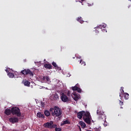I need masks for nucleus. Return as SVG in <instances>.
Instances as JSON below:
<instances>
[{
    "label": "nucleus",
    "mask_w": 131,
    "mask_h": 131,
    "mask_svg": "<svg viewBox=\"0 0 131 131\" xmlns=\"http://www.w3.org/2000/svg\"><path fill=\"white\" fill-rule=\"evenodd\" d=\"M50 111L52 112V115L54 117H60V116L62 115V110L58 106L50 108Z\"/></svg>",
    "instance_id": "nucleus-1"
},
{
    "label": "nucleus",
    "mask_w": 131,
    "mask_h": 131,
    "mask_svg": "<svg viewBox=\"0 0 131 131\" xmlns=\"http://www.w3.org/2000/svg\"><path fill=\"white\" fill-rule=\"evenodd\" d=\"M11 112L13 115H16L18 117H21V110H20V108H19V107H12Z\"/></svg>",
    "instance_id": "nucleus-2"
},
{
    "label": "nucleus",
    "mask_w": 131,
    "mask_h": 131,
    "mask_svg": "<svg viewBox=\"0 0 131 131\" xmlns=\"http://www.w3.org/2000/svg\"><path fill=\"white\" fill-rule=\"evenodd\" d=\"M97 114L99 115V120H103V121H105L106 120V115L104 114L103 112L99 111V110L97 111Z\"/></svg>",
    "instance_id": "nucleus-3"
},
{
    "label": "nucleus",
    "mask_w": 131,
    "mask_h": 131,
    "mask_svg": "<svg viewBox=\"0 0 131 131\" xmlns=\"http://www.w3.org/2000/svg\"><path fill=\"white\" fill-rule=\"evenodd\" d=\"M21 73L24 74V75H29L30 76H33V72H32L30 70H24L21 71Z\"/></svg>",
    "instance_id": "nucleus-4"
},
{
    "label": "nucleus",
    "mask_w": 131,
    "mask_h": 131,
    "mask_svg": "<svg viewBox=\"0 0 131 131\" xmlns=\"http://www.w3.org/2000/svg\"><path fill=\"white\" fill-rule=\"evenodd\" d=\"M52 124H54V122L51 121L50 122H47L43 124V126L46 128H53Z\"/></svg>",
    "instance_id": "nucleus-5"
},
{
    "label": "nucleus",
    "mask_w": 131,
    "mask_h": 131,
    "mask_svg": "<svg viewBox=\"0 0 131 131\" xmlns=\"http://www.w3.org/2000/svg\"><path fill=\"white\" fill-rule=\"evenodd\" d=\"M61 99L62 101V102H64V103L66 102H68V101H69L68 97H67L66 95H65V94L64 93L61 94Z\"/></svg>",
    "instance_id": "nucleus-6"
},
{
    "label": "nucleus",
    "mask_w": 131,
    "mask_h": 131,
    "mask_svg": "<svg viewBox=\"0 0 131 131\" xmlns=\"http://www.w3.org/2000/svg\"><path fill=\"white\" fill-rule=\"evenodd\" d=\"M10 122L11 123H16L19 121V119L17 117H11L9 119Z\"/></svg>",
    "instance_id": "nucleus-7"
},
{
    "label": "nucleus",
    "mask_w": 131,
    "mask_h": 131,
    "mask_svg": "<svg viewBox=\"0 0 131 131\" xmlns=\"http://www.w3.org/2000/svg\"><path fill=\"white\" fill-rule=\"evenodd\" d=\"M88 117H91V114L89 112H83V119L84 118H88Z\"/></svg>",
    "instance_id": "nucleus-8"
},
{
    "label": "nucleus",
    "mask_w": 131,
    "mask_h": 131,
    "mask_svg": "<svg viewBox=\"0 0 131 131\" xmlns=\"http://www.w3.org/2000/svg\"><path fill=\"white\" fill-rule=\"evenodd\" d=\"M42 81H46L47 82H51L50 77L49 76H43L41 79Z\"/></svg>",
    "instance_id": "nucleus-9"
},
{
    "label": "nucleus",
    "mask_w": 131,
    "mask_h": 131,
    "mask_svg": "<svg viewBox=\"0 0 131 131\" xmlns=\"http://www.w3.org/2000/svg\"><path fill=\"white\" fill-rule=\"evenodd\" d=\"M92 119V117H88V118H85L84 119H83L84 121L88 124H91V119Z\"/></svg>",
    "instance_id": "nucleus-10"
},
{
    "label": "nucleus",
    "mask_w": 131,
    "mask_h": 131,
    "mask_svg": "<svg viewBox=\"0 0 131 131\" xmlns=\"http://www.w3.org/2000/svg\"><path fill=\"white\" fill-rule=\"evenodd\" d=\"M4 113L5 114L9 116V115H11V114H12V110L6 109Z\"/></svg>",
    "instance_id": "nucleus-11"
},
{
    "label": "nucleus",
    "mask_w": 131,
    "mask_h": 131,
    "mask_svg": "<svg viewBox=\"0 0 131 131\" xmlns=\"http://www.w3.org/2000/svg\"><path fill=\"white\" fill-rule=\"evenodd\" d=\"M79 124L81 126L82 128H85V127H86V124H85V123L82 121H80L79 122Z\"/></svg>",
    "instance_id": "nucleus-12"
},
{
    "label": "nucleus",
    "mask_w": 131,
    "mask_h": 131,
    "mask_svg": "<svg viewBox=\"0 0 131 131\" xmlns=\"http://www.w3.org/2000/svg\"><path fill=\"white\" fill-rule=\"evenodd\" d=\"M83 117V111L77 113V117L79 119H81Z\"/></svg>",
    "instance_id": "nucleus-13"
},
{
    "label": "nucleus",
    "mask_w": 131,
    "mask_h": 131,
    "mask_svg": "<svg viewBox=\"0 0 131 131\" xmlns=\"http://www.w3.org/2000/svg\"><path fill=\"white\" fill-rule=\"evenodd\" d=\"M45 68L46 69H52L53 67L50 63H45L44 65Z\"/></svg>",
    "instance_id": "nucleus-14"
},
{
    "label": "nucleus",
    "mask_w": 131,
    "mask_h": 131,
    "mask_svg": "<svg viewBox=\"0 0 131 131\" xmlns=\"http://www.w3.org/2000/svg\"><path fill=\"white\" fill-rule=\"evenodd\" d=\"M24 85L26 86H30V82H29L28 80H25L23 81Z\"/></svg>",
    "instance_id": "nucleus-15"
},
{
    "label": "nucleus",
    "mask_w": 131,
    "mask_h": 131,
    "mask_svg": "<svg viewBox=\"0 0 131 131\" xmlns=\"http://www.w3.org/2000/svg\"><path fill=\"white\" fill-rule=\"evenodd\" d=\"M37 117H39V118H45V115H43V113H41L40 112L37 113Z\"/></svg>",
    "instance_id": "nucleus-16"
},
{
    "label": "nucleus",
    "mask_w": 131,
    "mask_h": 131,
    "mask_svg": "<svg viewBox=\"0 0 131 131\" xmlns=\"http://www.w3.org/2000/svg\"><path fill=\"white\" fill-rule=\"evenodd\" d=\"M71 123L69 121V120H66L65 121H63L61 123V125H65V124H70Z\"/></svg>",
    "instance_id": "nucleus-17"
},
{
    "label": "nucleus",
    "mask_w": 131,
    "mask_h": 131,
    "mask_svg": "<svg viewBox=\"0 0 131 131\" xmlns=\"http://www.w3.org/2000/svg\"><path fill=\"white\" fill-rule=\"evenodd\" d=\"M123 95L125 100H128V96L129 95L127 93H124Z\"/></svg>",
    "instance_id": "nucleus-18"
},
{
    "label": "nucleus",
    "mask_w": 131,
    "mask_h": 131,
    "mask_svg": "<svg viewBox=\"0 0 131 131\" xmlns=\"http://www.w3.org/2000/svg\"><path fill=\"white\" fill-rule=\"evenodd\" d=\"M74 97H73V99L74 101H78L79 100V96L77 94H74Z\"/></svg>",
    "instance_id": "nucleus-19"
},
{
    "label": "nucleus",
    "mask_w": 131,
    "mask_h": 131,
    "mask_svg": "<svg viewBox=\"0 0 131 131\" xmlns=\"http://www.w3.org/2000/svg\"><path fill=\"white\" fill-rule=\"evenodd\" d=\"M44 114L45 115H46L47 116V117L50 116V115H51V113H50V111H48V110H46L44 112Z\"/></svg>",
    "instance_id": "nucleus-20"
},
{
    "label": "nucleus",
    "mask_w": 131,
    "mask_h": 131,
    "mask_svg": "<svg viewBox=\"0 0 131 131\" xmlns=\"http://www.w3.org/2000/svg\"><path fill=\"white\" fill-rule=\"evenodd\" d=\"M77 21H78V22H80V23H81V24H82V23H83V21L82 20V18H81V17H78L77 19Z\"/></svg>",
    "instance_id": "nucleus-21"
},
{
    "label": "nucleus",
    "mask_w": 131,
    "mask_h": 131,
    "mask_svg": "<svg viewBox=\"0 0 131 131\" xmlns=\"http://www.w3.org/2000/svg\"><path fill=\"white\" fill-rule=\"evenodd\" d=\"M8 76H9V77L10 78H14V74L12 73H9L8 74Z\"/></svg>",
    "instance_id": "nucleus-22"
},
{
    "label": "nucleus",
    "mask_w": 131,
    "mask_h": 131,
    "mask_svg": "<svg viewBox=\"0 0 131 131\" xmlns=\"http://www.w3.org/2000/svg\"><path fill=\"white\" fill-rule=\"evenodd\" d=\"M54 100H59V95L58 94H54Z\"/></svg>",
    "instance_id": "nucleus-23"
},
{
    "label": "nucleus",
    "mask_w": 131,
    "mask_h": 131,
    "mask_svg": "<svg viewBox=\"0 0 131 131\" xmlns=\"http://www.w3.org/2000/svg\"><path fill=\"white\" fill-rule=\"evenodd\" d=\"M52 65L53 66H54V67H55V68H58V65H57V63L55 62H52Z\"/></svg>",
    "instance_id": "nucleus-24"
},
{
    "label": "nucleus",
    "mask_w": 131,
    "mask_h": 131,
    "mask_svg": "<svg viewBox=\"0 0 131 131\" xmlns=\"http://www.w3.org/2000/svg\"><path fill=\"white\" fill-rule=\"evenodd\" d=\"M78 86L75 85V86L72 87V90L73 91H77Z\"/></svg>",
    "instance_id": "nucleus-25"
},
{
    "label": "nucleus",
    "mask_w": 131,
    "mask_h": 131,
    "mask_svg": "<svg viewBox=\"0 0 131 131\" xmlns=\"http://www.w3.org/2000/svg\"><path fill=\"white\" fill-rule=\"evenodd\" d=\"M99 27H103V28H106L107 27V25L103 24L102 25H101Z\"/></svg>",
    "instance_id": "nucleus-26"
},
{
    "label": "nucleus",
    "mask_w": 131,
    "mask_h": 131,
    "mask_svg": "<svg viewBox=\"0 0 131 131\" xmlns=\"http://www.w3.org/2000/svg\"><path fill=\"white\" fill-rule=\"evenodd\" d=\"M120 92L122 95V94H123V93H124V91L123 90V87H121Z\"/></svg>",
    "instance_id": "nucleus-27"
},
{
    "label": "nucleus",
    "mask_w": 131,
    "mask_h": 131,
    "mask_svg": "<svg viewBox=\"0 0 131 131\" xmlns=\"http://www.w3.org/2000/svg\"><path fill=\"white\" fill-rule=\"evenodd\" d=\"M55 131H62V129H61L60 128L56 127Z\"/></svg>",
    "instance_id": "nucleus-28"
},
{
    "label": "nucleus",
    "mask_w": 131,
    "mask_h": 131,
    "mask_svg": "<svg viewBox=\"0 0 131 131\" xmlns=\"http://www.w3.org/2000/svg\"><path fill=\"white\" fill-rule=\"evenodd\" d=\"M52 128H55V127H57V124H53L52 125Z\"/></svg>",
    "instance_id": "nucleus-29"
},
{
    "label": "nucleus",
    "mask_w": 131,
    "mask_h": 131,
    "mask_svg": "<svg viewBox=\"0 0 131 131\" xmlns=\"http://www.w3.org/2000/svg\"><path fill=\"white\" fill-rule=\"evenodd\" d=\"M79 2V3H81L82 5H83V4H82L83 2V0H77L76 1V2Z\"/></svg>",
    "instance_id": "nucleus-30"
},
{
    "label": "nucleus",
    "mask_w": 131,
    "mask_h": 131,
    "mask_svg": "<svg viewBox=\"0 0 131 131\" xmlns=\"http://www.w3.org/2000/svg\"><path fill=\"white\" fill-rule=\"evenodd\" d=\"M77 92L78 93H81V89H80V88H79L78 87V89H77Z\"/></svg>",
    "instance_id": "nucleus-31"
},
{
    "label": "nucleus",
    "mask_w": 131,
    "mask_h": 131,
    "mask_svg": "<svg viewBox=\"0 0 131 131\" xmlns=\"http://www.w3.org/2000/svg\"><path fill=\"white\" fill-rule=\"evenodd\" d=\"M119 105L120 106H123V102L121 101V100H119Z\"/></svg>",
    "instance_id": "nucleus-32"
},
{
    "label": "nucleus",
    "mask_w": 131,
    "mask_h": 131,
    "mask_svg": "<svg viewBox=\"0 0 131 131\" xmlns=\"http://www.w3.org/2000/svg\"><path fill=\"white\" fill-rule=\"evenodd\" d=\"M45 102H41V106H42V107H45Z\"/></svg>",
    "instance_id": "nucleus-33"
},
{
    "label": "nucleus",
    "mask_w": 131,
    "mask_h": 131,
    "mask_svg": "<svg viewBox=\"0 0 131 131\" xmlns=\"http://www.w3.org/2000/svg\"><path fill=\"white\" fill-rule=\"evenodd\" d=\"M102 31H103V32H107V30H106L105 29H102Z\"/></svg>",
    "instance_id": "nucleus-34"
},
{
    "label": "nucleus",
    "mask_w": 131,
    "mask_h": 131,
    "mask_svg": "<svg viewBox=\"0 0 131 131\" xmlns=\"http://www.w3.org/2000/svg\"><path fill=\"white\" fill-rule=\"evenodd\" d=\"M79 127V129H80V131H81V128L80 127V126H78Z\"/></svg>",
    "instance_id": "nucleus-35"
},
{
    "label": "nucleus",
    "mask_w": 131,
    "mask_h": 131,
    "mask_svg": "<svg viewBox=\"0 0 131 131\" xmlns=\"http://www.w3.org/2000/svg\"><path fill=\"white\" fill-rule=\"evenodd\" d=\"M130 7H131V5H128L127 7L128 9H129Z\"/></svg>",
    "instance_id": "nucleus-36"
},
{
    "label": "nucleus",
    "mask_w": 131,
    "mask_h": 131,
    "mask_svg": "<svg viewBox=\"0 0 131 131\" xmlns=\"http://www.w3.org/2000/svg\"><path fill=\"white\" fill-rule=\"evenodd\" d=\"M119 96H120V98L121 99L122 98V96H121V94H120Z\"/></svg>",
    "instance_id": "nucleus-37"
},
{
    "label": "nucleus",
    "mask_w": 131,
    "mask_h": 131,
    "mask_svg": "<svg viewBox=\"0 0 131 131\" xmlns=\"http://www.w3.org/2000/svg\"><path fill=\"white\" fill-rule=\"evenodd\" d=\"M83 64L84 66H85V62H84L83 63Z\"/></svg>",
    "instance_id": "nucleus-38"
},
{
    "label": "nucleus",
    "mask_w": 131,
    "mask_h": 131,
    "mask_svg": "<svg viewBox=\"0 0 131 131\" xmlns=\"http://www.w3.org/2000/svg\"><path fill=\"white\" fill-rule=\"evenodd\" d=\"M82 61V60L81 59V60H80V63H81Z\"/></svg>",
    "instance_id": "nucleus-39"
},
{
    "label": "nucleus",
    "mask_w": 131,
    "mask_h": 131,
    "mask_svg": "<svg viewBox=\"0 0 131 131\" xmlns=\"http://www.w3.org/2000/svg\"><path fill=\"white\" fill-rule=\"evenodd\" d=\"M69 94H70V92H68V95H69Z\"/></svg>",
    "instance_id": "nucleus-40"
},
{
    "label": "nucleus",
    "mask_w": 131,
    "mask_h": 131,
    "mask_svg": "<svg viewBox=\"0 0 131 131\" xmlns=\"http://www.w3.org/2000/svg\"><path fill=\"white\" fill-rule=\"evenodd\" d=\"M6 71L7 72H8V70H6Z\"/></svg>",
    "instance_id": "nucleus-41"
},
{
    "label": "nucleus",
    "mask_w": 131,
    "mask_h": 131,
    "mask_svg": "<svg viewBox=\"0 0 131 131\" xmlns=\"http://www.w3.org/2000/svg\"><path fill=\"white\" fill-rule=\"evenodd\" d=\"M86 131H92V130H86Z\"/></svg>",
    "instance_id": "nucleus-42"
},
{
    "label": "nucleus",
    "mask_w": 131,
    "mask_h": 131,
    "mask_svg": "<svg viewBox=\"0 0 131 131\" xmlns=\"http://www.w3.org/2000/svg\"><path fill=\"white\" fill-rule=\"evenodd\" d=\"M73 59H75V57H73Z\"/></svg>",
    "instance_id": "nucleus-43"
},
{
    "label": "nucleus",
    "mask_w": 131,
    "mask_h": 131,
    "mask_svg": "<svg viewBox=\"0 0 131 131\" xmlns=\"http://www.w3.org/2000/svg\"><path fill=\"white\" fill-rule=\"evenodd\" d=\"M122 108H123V107H122V106H121V108L122 109Z\"/></svg>",
    "instance_id": "nucleus-44"
},
{
    "label": "nucleus",
    "mask_w": 131,
    "mask_h": 131,
    "mask_svg": "<svg viewBox=\"0 0 131 131\" xmlns=\"http://www.w3.org/2000/svg\"><path fill=\"white\" fill-rule=\"evenodd\" d=\"M128 1H129L130 2H131V0H128Z\"/></svg>",
    "instance_id": "nucleus-45"
}]
</instances>
